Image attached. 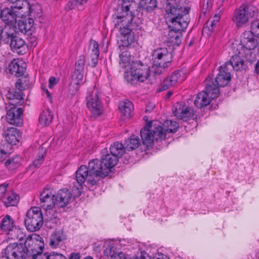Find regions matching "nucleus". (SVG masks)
<instances>
[{
	"mask_svg": "<svg viewBox=\"0 0 259 259\" xmlns=\"http://www.w3.org/2000/svg\"><path fill=\"white\" fill-rule=\"evenodd\" d=\"M205 91H202L197 94L194 104L197 108H201L207 106L210 101L219 96V89L213 85V82L211 78H208L205 80Z\"/></svg>",
	"mask_w": 259,
	"mask_h": 259,
	"instance_id": "nucleus-5",
	"label": "nucleus"
},
{
	"mask_svg": "<svg viewBox=\"0 0 259 259\" xmlns=\"http://www.w3.org/2000/svg\"><path fill=\"white\" fill-rule=\"evenodd\" d=\"M137 4L135 0H122L121 5V15L116 16L117 23L123 22L124 26L127 23L133 22L135 19V13L137 10Z\"/></svg>",
	"mask_w": 259,
	"mask_h": 259,
	"instance_id": "nucleus-9",
	"label": "nucleus"
},
{
	"mask_svg": "<svg viewBox=\"0 0 259 259\" xmlns=\"http://www.w3.org/2000/svg\"><path fill=\"white\" fill-rule=\"evenodd\" d=\"M179 127L178 122L171 120H166L163 122V136L166 133H173L177 131Z\"/></svg>",
	"mask_w": 259,
	"mask_h": 259,
	"instance_id": "nucleus-32",
	"label": "nucleus"
},
{
	"mask_svg": "<svg viewBox=\"0 0 259 259\" xmlns=\"http://www.w3.org/2000/svg\"><path fill=\"white\" fill-rule=\"evenodd\" d=\"M28 6V11L26 16L28 14L34 18L39 17L41 15L42 11L41 6L39 4L32 5L30 6V4L27 2Z\"/></svg>",
	"mask_w": 259,
	"mask_h": 259,
	"instance_id": "nucleus-41",
	"label": "nucleus"
},
{
	"mask_svg": "<svg viewBox=\"0 0 259 259\" xmlns=\"http://www.w3.org/2000/svg\"><path fill=\"white\" fill-rule=\"evenodd\" d=\"M231 79V72L223 65L219 67V72L215 78V83L213 85L219 87H224L228 84Z\"/></svg>",
	"mask_w": 259,
	"mask_h": 259,
	"instance_id": "nucleus-17",
	"label": "nucleus"
},
{
	"mask_svg": "<svg viewBox=\"0 0 259 259\" xmlns=\"http://www.w3.org/2000/svg\"><path fill=\"white\" fill-rule=\"evenodd\" d=\"M8 96V98L10 99L11 102L10 103L11 105L22 104V102L21 101L23 100V94L22 91H19V92H14L13 94H9Z\"/></svg>",
	"mask_w": 259,
	"mask_h": 259,
	"instance_id": "nucleus-42",
	"label": "nucleus"
},
{
	"mask_svg": "<svg viewBox=\"0 0 259 259\" xmlns=\"http://www.w3.org/2000/svg\"><path fill=\"white\" fill-rule=\"evenodd\" d=\"M118 158L113 154L103 155L101 160L92 159L89 162V166L81 165L76 171V179L73 182L72 189L75 195H80L83 184L87 187L97 184L101 178L107 177L110 169L116 165Z\"/></svg>",
	"mask_w": 259,
	"mask_h": 259,
	"instance_id": "nucleus-1",
	"label": "nucleus"
},
{
	"mask_svg": "<svg viewBox=\"0 0 259 259\" xmlns=\"http://www.w3.org/2000/svg\"><path fill=\"white\" fill-rule=\"evenodd\" d=\"M222 10H219L218 14H215L214 15V17H213V18L212 19V20H214V21L216 23H219V22L220 21V20L221 15H222Z\"/></svg>",
	"mask_w": 259,
	"mask_h": 259,
	"instance_id": "nucleus-56",
	"label": "nucleus"
},
{
	"mask_svg": "<svg viewBox=\"0 0 259 259\" xmlns=\"http://www.w3.org/2000/svg\"><path fill=\"white\" fill-rule=\"evenodd\" d=\"M22 113L23 110L22 108L12 107L7 112L6 116L7 121L11 124L16 125V126L21 125L23 123Z\"/></svg>",
	"mask_w": 259,
	"mask_h": 259,
	"instance_id": "nucleus-20",
	"label": "nucleus"
},
{
	"mask_svg": "<svg viewBox=\"0 0 259 259\" xmlns=\"http://www.w3.org/2000/svg\"><path fill=\"white\" fill-rule=\"evenodd\" d=\"M26 68V64L22 60L14 59L9 65L8 69L11 74L16 76L23 75Z\"/></svg>",
	"mask_w": 259,
	"mask_h": 259,
	"instance_id": "nucleus-24",
	"label": "nucleus"
},
{
	"mask_svg": "<svg viewBox=\"0 0 259 259\" xmlns=\"http://www.w3.org/2000/svg\"><path fill=\"white\" fill-rule=\"evenodd\" d=\"M164 29V42L170 44L173 46H178L181 43L182 34L181 31H183L187 27H182L177 29L175 27H168Z\"/></svg>",
	"mask_w": 259,
	"mask_h": 259,
	"instance_id": "nucleus-14",
	"label": "nucleus"
},
{
	"mask_svg": "<svg viewBox=\"0 0 259 259\" xmlns=\"http://www.w3.org/2000/svg\"><path fill=\"white\" fill-rule=\"evenodd\" d=\"M152 71L155 75L160 76L162 73V49L159 48L155 49L152 55Z\"/></svg>",
	"mask_w": 259,
	"mask_h": 259,
	"instance_id": "nucleus-22",
	"label": "nucleus"
},
{
	"mask_svg": "<svg viewBox=\"0 0 259 259\" xmlns=\"http://www.w3.org/2000/svg\"><path fill=\"white\" fill-rule=\"evenodd\" d=\"M132 70L130 75H127V80L132 83L135 80L144 82L146 80L150 74V69L147 65L141 63V62H136L134 66L131 68Z\"/></svg>",
	"mask_w": 259,
	"mask_h": 259,
	"instance_id": "nucleus-11",
	"label": "nucleus"
},
{
	"mask_svg": "<svg viewBox=\"0 0 259 259\" xmlns=\"http://www.w3.org/2000/svg\"><path fill=\"white\" fill-rule=\"evenodd\" d=\"M65 239V236L62 231H56L51 236L50 245L51 247L55 248L58 247Z\"/></svg>",
	"mask_w": 259,
	"mask_h": 259,
	"instance_id": "nucleus-31",
	"label": "nucleus"
},
{
	"mask_svg": "<svg viewBox=\"0 0 259 259\" xmlns=\"http://www.w3.org/2000/svg\"><path fill=\"white\" fill-rule=\"evenodd\" d=\"M29 86V80L28 77L24 76L19 78L16 82V87L19 91H23Z\"/></svg>",
	"mask_w": 259,
	"mask_h": 259,
	"instance_id": "nucleus-44",
	"label": "nucleus"
},
{
	"mask_svg": "<svg viewBox=\"0 0 259 259\" xmlns=\"http://www.w3.org/2000/svg\"><path fill=\"white\" fill-rule=\"evenodd\" d=\"M255 70L257 73H259V60L257 61L255 65Z\"/></svg>",
	"mask_w": 259,
	"mask_h": 259,
	"instance_id": "nucleus-64",
	"label": "nucleus"
},
{
	"mask_svg": "<svg viewBox=\"0 0 259 259\" xmlns=\"http://www.w3.org/2000/svg\"><path fill=\"white\" fill-rule=\"evenodd\" d=\"M58 79L54 76L50 77L49 80V87L50 89H53L55 85L58 83Z\"/></svg>",
	"mask_w": 259,
	"mask_h": 259,
	"instance_id": "nucleus-53",
	"label": "nucleus"
},
{
	"mask_svg": "<svg viewBox=\"0 0 259 259\" xmlns=\"http://www.w3.org/2000/svg\"><path fill=\"white\" fill-rule=\"evenodd\" d=\"M155 106L154 105L149 104V105H147L146 108L145 109V112H150L151 110H153Z\"/></svg>",
	"mask_w": 259,
	"mask_h": 259,
	"instance_id": "nucleus-61",
	"label": "nucleus"
},
{
	"mask_svg": "<svg viewBox=\"0 0 259 259\" xmlns=\"http://www.w3.org/2000/svg\"><path fill=\"white\" fill-rule=\"evenodd\" d=\"M50 259H67V257L60 253L52 252L50 253Z\"/></svg>",
	"mask_w": 259,
	"mask_h": 259,
	"instance_id": "nucleus-51",
	"label": "nucleus"
},
{
	"mask_svg": "<svg viewBox=\"0 0 259 259\" xmlns=\"http://www.w3.org/2000/svg\"><path fill=\"white\" fill-rule=\"evenodd\" d=\"M26 255V248L22 243L10 244L5 249L4 256L7 259H23Z\"/></svg>",
	"mask_w": 259,
	"mask_h": 259,
	"instance_id": "nucleus-13",
	"label": "nucleus"
},
{
	"mask_svg": "<svg viewBox=\"0 0 259 259\" xmlns=\"http://www.w3.org/2000/svg\"><path fill=\"white\" fill-rule=\"evenodd\" d=\"M139 7L150 12L157 7L156 0H140Z\"/></svg>",
	"mask_w": 259,
	"mask_h": 259,
	"instance_id": "nucleus-40",
	"label": "nucleus"
},
{
	"mask_svg": "<svg viewBox=\"0 0 259 259\" xmlns=\"http://www.w3.org/2000/svg\"><path fill=\"white\" fill-rule=\"evenodd\" d=\"M194 114V111L192 108L185 106L179 119L187 121L192 117Z\"/></svg>",
	"mask_w": 259,
	"mask_h": 259,
	"instance_id": "nucleus-45",
	"label": "nucleus"
},
{
	"mask_svg": "<svg viewBox=\"0 0 259 259\" xmlns=\"http://www.w3.org/2000/svg\"><path fill=\"white\" fill-rule=\"evenodd\" d=\"M140 143V140L138 137L133 135L125 141L124 145L126 150H133L137 148Z\"/></svg>",
	"mask_w": 259,
	"mask_h": 259,
	"instance_id": "nucleus-36",
	"label": "nucleus"
},
{
	"mask_svg": "<svg viewBox=\"0 0 259 259\" xmlns=\"http://www.w3.org/2000/svg\"><path fill=\"white\" fill-rule=\"evenodd\" d=\"M8 186V184H3L0 185V194H4L7 190V188Z\"/></svg>",
	"mask_w": 259,
	"mask_h": 259,
	"instance_id": "nucleus-57",
	"label": "nucleus"
},
{
	"mask_svg": "<svg viewBox=\"0 0 259 259\" xmlns=\"http://www.w3.org/2000/svg\"><path fill=\"white\" fill-rule=\"evenodd\" d=\"M88 0H76V2L80 5L86 3Z\"/></svg>",
	"mask_w": 259,
	"mask_h": 259,
	"instance_id": "nucleus-63",
	"label": "nucleus"
},
{
	"mask_svg": "<svg viewBox=\"0 0 259 259\" xmlns=\"http://www.w3.org/2000/svg\"><path fill=\"white\" fill-rule=\"evenodd\" d=\"M56 204L60 207H64L70 202L72 194L67 189H62L59 190L55 195Z\"/></svg>",
	"mask_w": 259,
	"mask_h": 259,
	"instance_id": "nucleus-23",
	"label": "nucleus"
},
{
	"mask_svg": "<svg viewBox=\"0 0 259 259\" xmlns=\"http://www.w3.org/2000/svg\"><path fill=\"white\" fill-rule=\"evenodd\" d=\"M185 104L183 102H178L173 107L172 112L175 116L180 118Z\"/></svg>",
	"mask_w": 259,
	"mask_h": 259,
	"instance_id": "nucleus-47",
	"label": "nucleus"
},
{
	"mask_svg": "<svg viewBox=\"0 0 259 259\" xmlns=\"http://www.w3.org/2000/svg\"><path fill=\"white\" fill-rule=\"evenodd\" d=\"M137 259H150L149 256L146 253H141L140 256H136Z\"/></svg>",
	"mask_w": 259,
	"mask_h": 259,
	"instance_id": "nucleus-60",
	"label": "nucleus"
},
{
	"mask_svg": "<svg viewBox=\"0 0 259 259\" xmlns=\"http://www.w3.org/2000/svg\"><path fill=\"white\" fill-rule=\"evenodd\" d=\"M92 52L91 54L100 55L99 44L96 41H93L91 43Z\"/></svg>",
	"mask_w": 259,
	"mask_h": 259,
	"instance_id": "nucleus-50",
	"label": "nucleus"
},
{
	"mask_svg": "<svg viewBox=\"0 0 259 259\" xmlns=\"http://www.w3.org/2000/svg\"><path fill=\"white\" fill-rule=\"evenodd\" d=\"M223 65L230 72L232 70L241 71L245 69L246 67L243 59L237 55L232 56Z\"/></svg>",
	"mask_w": 259,
	"mask_h": 259,
	"instance_id": "nucleus-19",
	"label": "nucleus"
},
{
	"mask_svg": "<svg viewBox=\"0 0 259 259\" xmlns=\"http://www.w3.org/2000/svg\"><path fill=\"white\" fill-rule=\"evenodd\" d=\"M172 94H173V93L170 91L167 92V93L164 97L165 100L169 99L170 98V97L172 96Z\"/></svg>",
	"mask_w": 259,
	"mask_h": 259,
	"instance_id": "nucleus-62",
	"label": "nucleus"
},
{
	"mask_svg": "<svg viewBox=\"0 0 259 259\" xmlns=\"http://www.w3.org/2000/svg\"><path fill=\"white\" fill-rule=\"evenodd\" d=\"M163 9L165 21L168 27L179 29L188 26L190 8L181 7L179 0H166Z\"/></svg>",
	"mask_w": 259,
	"mask_h": 259,
	"instance_id": "nucleus-2",
	"label": "nucleus"
},
{
	"mask_svg": "<svg viewBox=\"0 0 259 259\" xmlns=\"http://www.w3.org/2000/svg\"><path fill=\"white\" fill-rule=\"evenodd\" d=\"M218 23H216L214 20H210L208 22L207 24L209 25V26L211 27V28H209V29H211V30H212L213 27L215 26Z\"/></svg>",
	"mask_w": 259,
	"mask_h": 259,
	"instance_id": "nucleus-59",
	"label": "nucleus"
},
{
	"mask_svg": "<svg viewBox=\"0 0 259 259\" xmlns=\"http://www.w3.org/2000/svg\"><path fill=\"white\" fill-rule=\"evenodd\" d=\"M24 247L26 248V253L31 252H38L43 251L44 242L42 238L35 234L29 235L24 242Z\"/></svg>",
	"mask_w": 259,
	"mask_h": 259,
	"instance_id": "nucleus-12",
	"label": "nucleus"
},
{
	"mask_svg": "<svg viewBox=\"0 0 259 259\" xmlns=\"http://www.w3.org/2000/svg\"><path fill=\"white\" fill-rule=\"evenodd\" d=\"M100 93L96 87L89 90L86 103L88 109L95 117L100 116L103 111V106L99 98Z\"/></svg>",
	"mask_w": 259,
	"mask_h": 259,
	"instance_id": "nucleus-8",
	"label": "nucleus"
},
{
	"mask_svg": "<svg viewBox=\"0 0 259 259\" xmlns=\"http://www.w3.org/2000/svg\"><path fill=\"white\" fill-rule=\"evenodd\" d=\"M4 135L6 140L11 145H16L21 137L19 130L14 127L8 128Z\"/></svg>",
	"mask_w": 259,
	"mask_h": 259,
	"instance_id": "nucleus-26",
	"label": "nucleus"
},
{
	"mask_svg": "<svg viewBox=\"0 0 259 259\" xmlns=\"http://www.w3.org/2000/svg\"><path fill=\"white\" fill-rule=\"evenodd\" d=\"M119 64L122 68L128 70L134 66L135 62L132 61L131 55L127 50L121 52L119 54Z\"/></svg>",
	"mask_w": 259,
	"mask_h": 259,
	"instance_id": "nucleus-29",
	"label": "nucleus"
},
{
	"mask_svg": "<svg viewBox=\"0 0 259 259\" xmlns=\"http://www.w3.org/2000/svg\"><path fill=\"white\" fill-rule=\"evenodd\" d=\"M54 199L55 200V195L51 190L49 189H44L39 197L41 207L46 210L52 209L56 204Z\"/></svg>",
	"mask_w": 259,
	"mask_h": 259,
	"instance_id": "nucleus-15",
	"label": "nucleus"
},
{
	"mask_svg": "<svg viewBox=\"0 0 259 259\" xmlns=\"http://www.w3.org/2000/svg\"><path fill=\"white\" fill-rule=\"evenodd\" d=\"M14 36L10 27L6 26V25H5V28H3L1 35L0 40L5 44H8L12 41Z\"/></svg>",
	"mask_w": 259,
	"mask_h": 259,
	"instance_id": "nucleus-38",
	"label": "nucleus"
},
{
	"mask_svg": "<svg viewBox=\"0 0 259 259\" xmlns=\"http://www.w3.org/2000/svg\"><path fill=\"white\" fill-rule=\"evenodd\" d=\"M126 149L125 145L118 142L114 143L110 147V153L118 158L123 155Z\"/></svg>",
	"mask_w": 259,
	"mask_h": 259,
	"instance_id": "nucleus-35",
	"label": "nucleus"
},
{
	"mask_svg": "<svg viewBox=\"0 0 259 259\" xmlns=\"http://www.w3.org/2000/svg\"><path fill=\"white\" fill-rule=\"evenodd\" d=\"M9 234L12 236L14 239H17L19 241L22 242V244L23 242H25L26 236L23 229L18 228L17 227L11 232L9 233Z\"/></svg>",
	"mask_w": 259,
	"mask_h": 259,
	"instance_id": "nucleus-39",
	"label": "nucleus"
},
{
	"mask_svg": "<svg viewBox=\"0 0 259 259\" xmlns=\"http://www.w3.org/2000/svg\"><path fill=\"white\" fill-rule=\"evenodd\" d=\"M53 115L50 109L43 111L39 118V122L42 125L48 126L52 122Z\"/></svg>",
	"mask_w": 259,
	"mask_h": 259,
	"instance_id": "nucleus-37",
	"label": "nucleus"
},
{
	"mask_svg": "<svg viewBox=\"0 0 259 259\" xmlns=\"http://www.w3.org/2000/svg\"><path fill=\"white\" fill-rule=\"evenodd\" d=\"M34 21L32 18H28L24 20H20L16 26V29L24 34L30 35L34 30Z\"/></svg>",
	"mask_w": 259,
	"mask_h": 259,
	"instance_id": "nucleus-25",
	"label": "nucleus"
},
{
	"mask_svg": "<svg viewBox=\"0 0 259 259\" xmlns=\"http://www.w3.org/2000/svg\"><path fill=\"white\" fill-rule=\"evenodd\" d=\"M42 251L34 252L32 254V259H50V254L48 253H42Z\"/></svg>",
	"mask_w": 259,
	"mask_h": 259,
	"instance_id": "nucleus-49",
	"label": "nucleus"
},
{
	"mask_svg": "<svg viewBox=\"0 0 259 259\" xmlns=\"http://www.w3.org/2000/svg\"><path fill=\"white\" fill-rule=\"evenodd\" d=\"M18 200V195L13 192L8 194L6 197L4 198V202L7 207L16 205Z\"/></svg>",
	"mask_w": 259,
	"mask_h": 259,
	"instance_id": "nucleus-43",
	"label": "nucleus"
},
{
	"mask_svg": "<svg viewBox=\"0 0 259 259\" xmlns=\"http://www.w3.org/2000/svg\"><path fill=\"white\" fill-rule=\"evenodd\" d=\"M40 153L37 155V157L34 160L33 165L35 167L39 166L44 161V157L46 154V150L42 148L39 149Z\"/></svg>",
	"mask_w": 259,
	"mask_h": 259,
	"instance_id": "nucleus-48",
	"label": "nucleus"
},
{
	"mask_svg": "<svg viewBox=\"0 0 259 259\" xmlns=\"http://www.w3.org/2000/svg\"><path fill=\"white\" fill-rule=\"evenodd\" d=\"M27 229L31 232L40 229L43 224V215L39 207H32L27 212L25 219Z\"/></svg>",
	"mask_w": 259,
	"mask_h": 259,
	"instance_id": "nucleus-7",
	"label": "nucleus"
},
{
	"mask_svg": "<svg viewBox=\"0 0 259 259\" xmlns=\"http://www.w3.org/2000/svg\"><path fill=\"white\" fill-rule=\"evenodd\" d=\"M258 38L250 31H245L241 36L240 45L249 51L254 50L258 45Z\"/></svg>",
	"mask_w": 259,
	"mask_h": 259,
	"instance_id": "nucleus-16",
	"label": "nucleus"
},
{
	"mask_svg": "<svg viewBox=\"0 0 259 259\" xmlns=\"http://www.w3.org/2000/svg\"><path fill=\"white\" fill-rule=\"evenodd\" d=\"M104 248V255L110 257L109 259H127L123 252L117 250L113 242H105Z\"/></svg>",
	"mask_w": 259,
	"mask_h": 259,
	"instance_id": "nucleus-21",
	"label": "nucleus"
},
{
	"mask_svg": "<svg viewBox=\"0 0 259 259\" xmlns=\"http://www.w3.org/2000/svg\"><path fill=\"white\" fill-rule=\"evenodd\" d=\"M11 48L19 54H24L27 51V46L25 41L21 38L14 36L11 41Z\"/></svg>",
	"mask_w": 259,
	"mask_h": 259,
	"instance_id": "nucleus-27",
	"label": "nucleus"
},
{
	"mask_svg": "<svg viewBox=\"0 0 259 259\" xmlns=\"http://www.w3.org/2000/svg\"><path fill=\"white\" fill-rule=\"evenodd\" d=\"M16 227L13 219L9 215H6L3 219L1 224L2 230L11 232Z\"/></svg>",
	"mask_w": 259,
	"mask_h": 259,
	"instance_id": "nucleus-34",
	"label": "nucleus"
},
{
	"mask_svg": "<svg viewBox=\"0 0 259 259\" xmlns=\"http://www.w3.org/2000/svg\"><path fill=\"white\" fill-rule=\"evenodd\" d=\"M123 23L119 22V25H120V39L121 45L123 47H127L135 41V36L133 31L138 29L139 24L135 22H130L124 26Z\"/></svg>",
	"mask_w": 259,
	"mask_h": 259,
	"instance_id": "nucleus-10",
	"label": "nucleus"
},
{
	"mask_svg": "<svg viewBox=\"0 0 259 259\" xmlns=\"http://www.w3.org/2000/svg\"><path fill=\"white\" fill-rule=\"evenodd\" d=\"M182 81V79L180 78V72L175 71L163 81V90H167L176 82H181Z\"/></svg>",
	"mask_w": 259,
	"mask_h": 259,
	"instance_id": "nucleus-30",
	"label": "nucleus"
},
{
	"mask_svg": "<svg viewBox=\"0 0 259 259\" xmlns=\"http://www.w3.org/2000/svg\"><path fill=\"white\" fill-rule=\"evenodd\" d=\"M21 160V158L17 155L7 159L5 163V165L9 170L13 171L20 166Z\"/></svg>",
	"mask_w": 259,
	"mask_h": 259,
	"instance_id": "nucleus-33",
	"label": "nucleus"
},
{
	"mask_svg": "<svg viewBox=\"0 0 259 259\" xmlns=\"http://www.w3.org/2000/svg\"><path fill=\"white\" fill-rule=\"evenodd\" d=\"M172 61V55L169 52L167 49L166 51L163 49V68L168 67L171 65Z\"/></svg>",
	"mask_w": 259,
	"mask_h": 259,
	"instance_id": "nucleus-46",
	"label": "nucleus"
},
{
	"mask_svg": "<svg viewBox=\"0 0 259 259\" xmlns=\"http://www.w3.org/2000/svg\"><path fill=\"white\" fill-rule=\"evenodd\" d=\"M255 14V8L242 5L235 10L232 20L236 27L242 28L248 24L250 19L254 17Z\"/></svg>",
	"mask_w": 259,
	"mask_h": 259,
	"instance_id": "nucleus-6",
	"label": "nucleus"
},
{
	"mask_svg": "<svg viewBox=\"0 0 259 259\" xmlns=\"http://www.w3.org/2000/svg\"><path fill=\"white\" fill-rule=\"evenodd\" d=\"M251 30L252 33H255L257 35L259 34V32H257V30H259V22H254L252 23L251 26Z\"/></svg>",
	"mask_w": 259,
	"mask_h": 259,
	"instance_id": "nucleus-54",
	"label": "nucleus"
},
{
	"mask_svg": "<svg viewBox=\"0 0 259 259\" xmlns=\"http://www.w3.org/2000/svg\"><path fill=\"white\" fill-rule=\"evenodd\" d=\"M141 137L144 145L147 149L153 146L154 141H161L162 123L159 120H152L148 122L141 130Z\"/></svg>",
	"mask_w": 259,
	"mask_h": 259,
	"instance_id": "nucleus-3",
	"label": "nucleus"
},
{
	"mask_svg": "<svg viewBox=\"0 0 259 259\" xmlns=\"http://www.w3.org/2000/svg\"><path fill=\"white\" fill-rule=\"evenodd\" d=\"M99 55L90 54V57L91 59V66L92 67H95L98 63V58Z\"/></svg>",
	"mask_w": 259,
	"mask_h": 259,
	"instance_id": "nucleus-52",
	"label": "nucleus"
},
{
	"mask_svg": "<svg viewBox=\"0 0 259 259\" xmlns=\"http://www.w3.org/2000/svg\"><path fill=\"white\" fill-rule=\"evenodd\" d=\"M80 256L79 253L73 252L71 253L69 259H80Z\"/></svg>",
	"mask_w": 259,
	"mask_h": 259,
	"instance_id": "nucleus-58",
	"label": "nucleus"
},
{
	"mask_svg": "<svg viewBox=\"0 0 259 259\" xmlns=\"http://www.w3.org/2000/svg\"><path fill=\"white\" fill-rule=\"evenodd\" d=\"M118 108L122 117L124 119L130 118L133 115L134 106L128 100L121 101Z\"/></svg>",
	"mask_w": 259,
	"mask_h": 259,
	"instance_id": "nucleus-28",
	"label": "nucleus"
},
{
	"mask_svg": "<svg viewBox=\"0 0 259 259\" xmlns=\"http://www.w3.org/2000/svg\"><path fill=\"white\" fill-rule=\"evenodd\" d=\"M7 152L0 146V162L2 161L7 156Z\"/></svg>",
	"mask_w": 259,
	"mask_h": 259,
	"instance_id": "nucleus-55",
	"label": "nucleus"
},
{
	"mask_svg": "<svg viewBox=\"0 0 259 259\" xmlns=\"http://www.w3.org/2000/svg\"><path fill=\"white\" fill-rule=\"evenodd\" d=\"M85 62V56L80 55L78 57L77 61L75 62L73 78L76 80V84L77 85L80 84L82 81L84 71Z\"/></svg>",
	"mask_w": 259,
	"mask_h": 259,
	"instance_id": "nucleus-18",
	"label": "nucleus"
},
{
	"mask_svg": "<svg viewBox=\"0 0 259 259\" xmlns=\"http://www.w3.org/2000/svg\"><path fill=\"white\" fill-rule=\"evenodd\" d=\"M27 2H18L12 4L11 8H5L3 10L0 9V21L4 22L5 25L10 24L15 22L17 17L22 18L26 16L28 11Z\"/></svg>",
	"mask_w": 259,
	"mask_h": 259,
	"instance_id": "nucleus-4",
	"label": "nucleus"
}]
</instances>
